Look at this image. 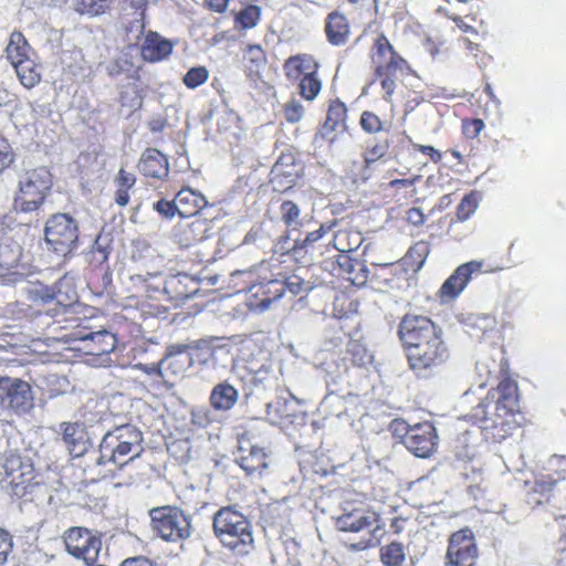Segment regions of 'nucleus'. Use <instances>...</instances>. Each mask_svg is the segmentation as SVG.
<instances>
[{"mask_svg": "<svg viewBox=\"0 0 566 566\" xmlns=\"http://www.w3.org/2000/svg\"><path fill=\"white\" fill-rule=\"evenodd\" d=\"M271 275H262L261 280L252 283L250 292L256 300V305L261 308H268L273 301H276L283 295V281L281 275H277V270H270Z\"/></svg>", "mask_w": 566, "mask_h": 566, "instance_id": "obj_25", "label": "nucleus"}, {"mask_svg": "<svg viewBox=\"0 0 566 566\" xmlns=\"http://www.w3.org/2000/svg\"><path fill=\"white\" fill-rule=\"evenodd\" d=\"M144 434L135 424H120L108 430L102 439L103 458L113 461L120 470L130 461L142 455Z\"/></svg>", "mask_w": 566, "mask_h": 566, "instance_id": "obj_9", "label": "nucleus"}, {"mask_svg": "<svg viewBox=\"0 0 566 566\" xmlns=\"http://www.w3.org/2000/svg\"><path fill=\"white\" fill-rule=\"evenodd\" d=\"M424 101L421 93H417V91H412L410 95L407 96L406 102L403 104V113L409 114L417 106L421 105Z\"/></svg>", "mask_w": 566, "mask_h": 566, "instance_id": "obj_62", "label": "nucleus"}, {"mask_svg": "<svg viewBox=\"0 0 566 566\" xmlns=\"http://www.w3.org/2000/svg\"><path fill=\"white\" fill-rule=\"evenodd\" d=\"M430 250V242L423 240L417 241L409 248L405 258H402V264L391 263L389 266L395 273L402 271L405 265H407L412 271L421 270L427 261Z\"/></svg>", "mask_w": 566, "mask_h": 566, "instance_id": "obj_34", "label": "nucleus"}, {"mask_svg": "<svg viewBox=\"0 0 566 566\" xmlns=\"http://www.w3.org/2000/svg\"><path fill=\"white\" fill-rule=\"evenodd\" d=\"M478 556L476 537L469 526L450 535L444 566H474Z\"/></svg>", "mask_w": 566, "mask_h": 566, "instance_id": "obj_17", "label": "nucleus"}, {"mask_svg": "<svg viewBox=\"0 0 566 566\" xmlns=\"http://www.w3.org/2000/svg\"><path fill=\"white\" fill-rule=\"evenodd\" d=\"M33 402L30 382L19 377H0V410L22 415L31 411Z\"/></svg>", "mask_w": 566, "mask_h": 566, "instance_id": "obj_16", "label": "nucleus"}, {"mask_svg": "<svg viewBox=\"0 0 566 566\" xmlns=\"http://www.w3.org/2000/svg\"><path fill=\"white\" fill-rule=\"evenodd\" d=\"M340 361L346 371L350 368H368L374 361V356L360 339L347 340Z\"/></svg>", "mask_w": 566, "mask_h": 566, "instance_id": "obj_29", "label": "nucleus"}, {"mask_svg": "<svg viewBox=\"0 0 566 566\" xmlns=\"http://www.w3.org/2000/svg\"><path fill=\"white\" fill-rule=\"evenodd\" d=\"M484 128L485 123L482 118L465 117L461 120L462 134L467 139H476Z\"/></svg>", "mask_w": 566, "mask_h": 566, "instance_id": "obj_55", "label": "nucleus"}, {"mask_svg": "<svg viewBox=\"0 0 566 566\" xmlns=\"http://www.w3.org/2000/svg\"><path fill=\"white\" fill-rule=\"evenodd\" d=\"M213 231V218H203L201 214L193 217L192 219H185L178 222L174 227L172 238L174 242L179 248L195 247L200 242L206 241L212 235Z\"/></svg>", "mask_w": 566, "mask_h": 566, "instance_id": "obj_19", "label": "nucleus"}, {"mask_svg": "<svg viewBox=\"0 0 566 566\" xmlns=\"http://www.w3.org/2000/svg\"><path fill=\"white\" fill-rule=\"evenodd\" d=\"M402 443L418 458L431 457L438 444V434L433 423L426 421L408 427Z\"/></svg>", "mask_w": 566, "mask_h": 566, "instance_id": "obj_20", "label": "nucleus"}, {"mask_svg": "<svg viewBox=\"0 0 566 566\" xmlns=\"http://www.w3.org/2000/svg\"><path fill=\"white\" fill-rule=\"evenodd\" d=\"M324 32L331 45H345L348 43L352 33L350 22L343 11H329L325 18Z\"/></svg>", "mask_w": 566, "mask_h": 566, "instance_id": "obj_27", "label": "nucleus"}, {"mask_svg": "<svg viewBox=\"0 0 566 566\" xmlns=\"http://www.w3.org/2000/svg\"><path fill=\"white\" fill-rule=\"evenodd\" d=\"M300 177V166L292 153H282L271 168V182L276 191L294 187Z\"/></svg>", "mask_w": 566, "mask_h": 566, "instance_id": "obj_23", "label": "nucleus"}, {"mask_svg": "<svg viewBox=\"0 0 566 566\" xmlns=\"http://www.w3.org/2000/svg\"><path fill=\"white\" fill-rule=\"evenodd\" d=\"M379 555L384 566H401L407 558L403 543L396 541L381 546Z\"/></svg>", "mask_w": 566, "mask_h": 566, "instance_id": "obj_45", "label": "nucleus"}, {"mask_svg": "<svg viewBox=\"0 0 566 566\" xmlns=\"http://www.w3.org/2000/svg\"><path fill=\"white\" fill-rule=\"evenodd\" d=\"M407 524H409V518L403 517V515H397L390 521V530L396 534L402 533L406 530Z\"/></svg>", "mask_w": 566, "mask_h": 566, "instance_id": "obj_64", "label": "nucleus"}, {"mask_svg": "<svg viewBox=\"0 0 566 566\" xmlns=\"http://www.w3.org/2000/svg\"><path fill=\"white\" fill-rule=\"evenodd\" d=\"M319 70L321 64L308 53L290 55L283 63L286 80L296 84L298 96L306 102L317 99L323 88Z\"/></svg>", "mask_w": 566, "mask_h": 566, "instance_id": "obj_10", "label": "nucleus"}, {"mask_svg": "<svg viewBox=\"0 0 566 566\" xmlns=\"http://www.w3.org/2000/svg\"><path fill=\"white\" fill-rule=\"evenodd\" d=\"M407 366L418 379H436L448 370L451 350L441 328L429 316L406 314L398 323Z\"/></svg>", "mask_w": 566, "mask_h": 566, "instance_id": "obj_1", "label": "nucleus"}, {"mask_svg": "<svg viewBox=\"0 0 566 566\" xmlns=\"http://www.w3.org/2000/svg\"><path fill=\"white\" fill-rule=\"evenodd\" d=\"M280 219L289 238L292 231H300L304 226L301 208L295 201L285 200L280 203Z\"/></svg>", "mask_w": 566, "mask_h": 566, "instance_id": "obj_42", "label": "nucleus"}, {"mask_svg": "<svg viewBox=\"0 0 566 566\" xmlns=\"http://www.w3.org/2000/svg\"><path fill=\"white\" fill-rule=\"evenodd\" d=\"M112 0H72L75 11L80 14L99 15L109 9Z\"/></svg>", "mask_w": 566, "mask_h": 566, "instance_id": "obj_48", "label": "nucleus"}, {"mask_svg": "<svg viewBox=\"0 0 566 566\" xmlns=\"http://www.w3.org/2000/svg\"><path fill=\"white\" fill-rule=\"evenodd\" d=\"M242 62L247 76L258 78L268 65V55L261 44H247L243 50Z\"/></svg>", "mask_w": 566, "mask_h": 566, "instance_id": "obj_33", "label": "nucleus"}, {"mask_svg": "<svg viewBox=\"0 0 566 566\" xmlns=\"http://www.w3.org/2000/svg\"><path fill=\"white\" fill-rule=\"evenodd\" d=\"M13 547L12 535L3 528H0V564L7 563L8 556Z\"/></svg>", "mask_w": 566, "mask_h": 566, "instance_id": "obj_59", "label": "nucleus"}, {"mask_svg": "<svg viewBox=\"0 0 566 566\" xmlns=\"http://www.w3.org/2000/svg\"><path fill=\"white\" fill-rule=\"evenodd\" d=\"M212 531L220 546L238 558H244L255 548L251 521L232 506H223L214 513Z\"/></svg>", "mask_w": 566, "mask_h": 566, "instance_id": "obj_4", "label": "nucleus"}, {"mask_svg": "<svg viewBox=\"0 0 566 566\" xmlns=\"http://www.w3.org/2000/svg\"><path fill=\"white\" fill-rule=\"evenodd\" d=\"M62 440L71 457H81L87 450V433L84 424L78 422L62 423Z\"/></svg>", "mask_w": 566, "mask_h": 566, "instance_id": "obj_30", "label": "nucleus"}, {"mask_svg": "<svg viewBox=\"0 0 566 566\" xmlns=\"http://www.w3.org/2000/svg\"><path fill=\"white\" fill-rule=\"evenodd\" d=\"M69 340H80L86 355L102 356L111 354L116 348L117 339L113 333L107 331L90 332L88 328H80V331L70 334Z\"/></svg>", "mask_w": 566, "mask_h": 566, "instance_id": "obj_21", "label": "nucleus"}, {"mask_svg": "<svg viewBox=\"0 0 566 566\" xmlns=\"http://www.w3.org/2000/svg\"><path fill=\"white\" fill-rule=\"evenodd\" d=\"M563 480H566V457L553 455L539 474L525 481L522 490L525 504L532 510L551 504L556 496V486Z\"/></svg>", "mask_w": 566, "mask_h": 566, "instance_id": "obj_8", "label": "nucleus"}, {"mask_svg": "<svg viewBox=\"0 0 566 566\" xmlns=\"http://www.w3.org/2000/svg\"><path fill=\"white\" fill-rule=\"evenodd\" d=\"M137 168L147 179L164 180L169 175L170 164L163 151L148 147L139 157Z\"/></svg>", "mask_w": 566, "mask_h": 566, "instance_id": "obj_26", "label": "nucleus"}, {"mask_svg": "<svg viewBox=\"0 0 566 566\" xmlns=\"http://www.w3.org/2000/svg\"><path fill=\"white\" fill-rule=\"evenodd\" d=\"M282 112L287 123L295 124L300 123V120L304 116L305 108L300 101L291 99L285 103V105L282 108Z\"/></svg>", "mask_w": 566, "mask_h": 566, "instance_id": "obj_56", "label": "nucleus"}, {"mask_svg": "<svg viewBox=\"0 0 566 566\" xmlns=\"http://www.w3.org/2000/svg\"><path fill=\"white\" fill-rule=\"evenodd\" d=\"M148 515L153 532L164 542H184L192 535L191 515L176 504L153 507Z\"/></svg>", "mask_w": 566, "mask_h": 566, "instance_id": "obj_12", "label": "nucleus"}, {"mask_svg": "<svg viewBox=\"0 0 566 566\" xmlns=\"http://www.w3.org/2000/svg\"><path fill=\"white\" fill-rule=\"evenodd\" d=\"M0 484L12 499L32 502L43 481L31 457L11 451L2 462Z\"/></svg>", "mask_w": 566, "mask_h": 566, "instance_id": "obj_6", "label": "nucleus"}, {"mask_svg": "<svg viewBox=\"0 0 566 566\" xmlns=\"http://www.w3.org/2000/svg\"><path fill=\"white\" fill-rule=\"evenodd\" d=\"M480 197L476 191H471L462 197L457 208V219L465 221L474 213L479 207Z\"/></svg>", "mask_w": 566, "mask_h": 566, "instance_id": "obj_49", "label": "nucleus"}, {"mask_svg": "<svg viewBox=\"0 0 566 566\" xmlns=\"http://www.w3.org/2000/svg\"><path fill=\"white\" fill-rule=\"evenodd\" d=\"M239 465L250 479H262L269 469L268 452L252 446L239 460Z\"/></svg>", "mask_w": 566, "mask_h": 566, "instance_id": "obj_32", "label": "nucleus"}, {"mask_svg": "<svg viewBox=\"0 0 566 566\" xmlns=\"http://www.w3.org/2000/svg\"><path fill=\"white\" fill-rule=\"evenodd\" d=\"M408 139L407 133H396L387 135L384 139L376 140L375 144L367 146L363 151L364 167L371 168L378 160L388 159L401 164L400 156L408 148Z\"/></svg>", "mask_w": 566, "mask_h": 566, "instance_id": "obj_18", "label": "nucleus"}, {"mask_svg": "<svg viewBox=\"0 0 566 566\" xmlns=\"http://www.w3.org/2000/svg\"><path fill=\"white\" fill-rule=\"evenodd\" d=\"M53 303L61 305L63 308H67V306L75 304L78 300L76 283L70 275L60 277L53 286Z\"/></svg>", "mask_w": 566, "mask_h": 566, "instance_id": "obj_39", "label": "nucleus"}, {"mask_svg": "<svg viewBox=\"0 0 566 566\" xmlns=\"http://www.w3.org/2000/svg\"><path fill=\"white\" fill-rule=\"evenodd\" d=\"M364 242V237L358 230L346 227L334 232L333 248L340 253L355 252Z\"/></svg>", "mask_w": 566, "mask_h": 566, "instance_id": "obj_40", "label": "nucleus"}, {"mask_svg": "<svg viewBox=\"0 0 566 566\" xmlns=\"http://www.w3.org/2000/svg\"><path fill=\"white\" fill-rule=\"evenodd\" d=\"M387 125L389 123L373 111H364L359 117V126L368 135H377L387 130Z\"/></svg>", "mask_w": 566, "mask_h": 566, "instance_id": "obj_47", "label": "nucleus"}, {"mask_svg": "<svg viewBox=\"0 0 566 566\" xmlns=\"http://www.w3.org/2000/svg\"><path fill=\"white\" fill-rule=\"evenodd\" d=\"M272 258L266 261V264H262L263 270H275L271 266ZM298 263H282L276 270L283 281V294L285 290H289L292 294L296 295L302 292L304 287V280L300 275L295 274V269Z\"/></svg>", "mask_w": 566, "mask_h": 566, "instance_id": "obj_36", "label": "nucleus"}, {"mask_svg": "<svg viewBox=\"0 0 566 566\" xmlns=\"http://www.w3.org/2000/svg\"><path fill=\"white\" fill-rule=\"evenodd\" d=\"M6 53L8 61L15 70L24 62L25 57L31 55V48L22 32L14 31L10 33Z\"/></svg>", "mask_w": 566, "mask_h": 566, "instance_id": "obj_37", "label": "nucleus"}, {"mask_svg": "<svg viewBox=\"0 0 566 566\" xmlns=\"http://www.w3.org/2000/svg\"><path fill=\"white\" fill-rule=\"evenodd\" d=\"M439 12H442L446 17L454 21L455 25L462 30V32L465 33H478L475 28L472 25L467 24L463 20V15L468 17L471 14L470 10L462 9V10H453L448 8H439Z\"/></svg>", "mask_w": 566, "mask_h": 566, "instance_id": "obj_53", "label": "nucleus"}, {"mask_svg": "<svg viewBox=\"0 0 566 566\" xmlns=\"http://www.w3.org/2000/svg\"><path fill=\"white\" fill-rule=\"evenodd\" d=\"M334 525L340 532L368 531L367 536L346 544L349 552H364V549L378 547L386 535V524L381 514L368 506L345 507L343 513L334 518Z\"/></svg>", "mask_w": 566, "mask_h": 566, "instance_id": "obj_7", "label": "nucleus"}, {"mask_svg": "<svg viewBox=\"0 0 566 566\" xmlns=\"http://www.w3.org/2000/svg\"><path fill=\"white\" fill-rule=\"evenodd\" d=\"M29 297L34 305H46L54 303V290L53 286H35L30 289Z\"/></svg>", "mask_w": 566, "mask_h": 566, "instance_id": "obj_54", "label": "nucleus"}, {"mask_svg": "<svg viewBox=\"0 0 566 566\" xmlns=\"http://www.w3.org/2000/svg\"><path fill=\"white\" fill-rule=\"evenodd\" d=\"M172 51V43L158 32L149 31L145 34L140 46V54L145 61L158 62L169 56Z\"/></svg>", "mask_w": 566, "mask_h": 566, "instance_id": "obj_31", "label": "nucleus"}, {"mask_svg": "<svg viewBox=\"0 0 566 566\" xmlns=\"http://www.w3.org/2000/svg\"><path fill=\"white\" fill-rule=\"evenodd\" d=\"M136 368L150 377H158L160 382H167L166 374L164 373L163 359L159 363H153L151 365H143L139 363Z\"/></svg>", "mask_w": 566, "mask_h": 566, "instance_id": "obj_58", "label": "nucleus"}, {"mask_svg": "<svg viewBox=\"0 0 566 566\" xmlns=\"http://www.w3.org/2000/svg\"><path fill=\"white\" fill-rule=\"evenodd\" d=\"M347 117L348 108L345 102L338 98L332 99L326 112L324 128L329 132L343 129L346 127Z\"/></svg>", "mask_w": 566, "mask_h": 566, "instance_id": "obj_43", "label": "nucleus"}, {"mask_svg": "<svg viewBox=\"0 0 566 566\" xmlns=\"http://www.w3.org/2000/svg\"><path fill=\"white\" fill-rule=\"evenodd\" d=\"M136 182V176L126 168H120L116 174L114 179V185L116 187L114 193V201L119 207H127L130 202V190L133 189Z\"/></svg>", "mask_w": 566, "mask_h": 566, "instance_id": "obj_41", "label": "nucleus"}, {"mask_svg": "<svg viewBox=\"0 0 566 566\" xmlns=\"http://www.w3.org/2000/svg\"><path fill=\"white\" fill-rule=\"evenodd\" d=\"M331 226L321 224L317 230L306 233L304 240H295L292 245L287 235L280 237L271 256V266L277 269L282 262H305L312 258L310 255L315 243L329 231Z\"/></svg>", "mask_w": 566, "mask_h": 566, "instance_id": "obj_14", "label": "nucleus"}, {"mask_svg": "<svg viewBox=\"0 0 566 566\" xmlns=\"http://www.w3.org/2000/svg\"><path fill=\"white\" fill-rule=\"evenodd\" d=\"M426 219L427 217L422 209L416 207L407 209L406 220L408 224L419 227L424 224Z\"/></svg>", "mask_w": 566, "mask_h": 566, "instance_id": "obj_60", "label": "nucleus"}, {"mask_svg": "<svg viewBox=\"0 0 566 566\" xmlns=\"http://www.w3.org/2000/svg\"><path fill=\"white\" fill-rule=\"evenodd\" d=\"M43 234L48 248L57 254L67 255L77 248L78 224L69 213H53L45 222Z\"/></svg>", "mask_w": 566, "mask_h": 566, "instance_id": "obj_13", "label": "nucleus"}, {"mask_svg": "<svg viewBox=\"0 0 566 566\" xmlns=\"http://www.w3.org/2000/svg\"><path fill=\"white\" fill-rule=\"evenodd\" d=\"M413 147L416 150L421 151L424 156H428V158L434 164H439L440 160H442L441 153L437 150L434 146L415 144Z\"/></svg>", "mask_w": 566, "mask_h": 566, "instance_id": "obj_61", "label": "nucleus"}, {"mask_svg": "<svg viewBox=\"0 0 566 566\" xmlns=\"http://www.w3.org/2000/svg\"><path fill=\"white\" fill-rule=\"evenodd\" d=\"M15 73L25 88H33L41 81L40 66L31 59V55L21 63L19 69H15Z\"/></svg>", "mask_w": 566, "mask_h": 566, "instance_id": "obj_46", "label": "nucleus"}, {"mask_svg": "<svg viewBox=\"0 0 566 566\" xmlns=\"http://www.w3.org/2000/svg\"><path fill=\"white\" fill-rule=\"evenodd\" d=\"M209 80V71L207 66H193L189 67L182 77V83L189 90L198 88L199 85L206 83Z\"/></svg>", "mask_w": 566, "mask_h": 566, "instance_id": "obj_50", "label": "nucleus"}, {"mask_svg": "<svg viewBox=\"0 0 566 566\" xmlns=\"http://www.w3.org/2000/svg\"><path fill=\"white\" fill-rule=\"evenodd\" d=\"M17 160V153L3 135H0V175L10 169Z\"/></svg>", "mask_w": 566, "mask_h": 566, "instance_id": "obj_52", "label": "nucleus"}, {"mask_svg": "<svg viewBox=\"0 0 566 566\" xmlns=\"http://www.w3.org/2000/svg\"><path fill=\"white\" fill-rule=\"evenodd\" d=\"M238 400V389L227 381L214 385L209 396L210 406L217 411L231 410Z\"/></svg>", "mask_w": 566, "mask_h": 566, "instance_id": "obj_35", "label": "nucleus"}, {"mask_svg": "<svg viewBox=\"0 0 566 566\" xmlns=\"http://www.w3.org/2000/svg\"><path fill=\"white\" fill-rule=\"evenodd\" d=\"M90 481H101L113 479L118 472L117 464L103 458L102 441L98 446V454L94 459L93 464H88L84 471Z\"/></svg>", "mask_w": 566, "mask_h": 566, "instance_id": "obj_38", "label": "nucleus"}, {"mask_svg": "<svg viewBox=\"0 0 566 566\" xmlns=\"http://www.w3.org/2000/svg\"><path fill=\"white\" fill-rule=\"evenodd\" d=\"M483 261L471 260L467 261L454 270L448 280L439 289V297L444 301L454 300L460 293L463 292L464 287L468 286L471 281L473 273L481 272Z\"/></svg>", "mask_w": 566, "mask_h": 566, "instance_id": "obj_22", "label": "nucleus"}, {"mask_svg": "<svg viewBox=\"0 0 566 566\" xmlns=\"http://www.w3.org/2000/svg\"><path fill=\"white\" fill-rule=\"evenodd\" d=\"M119 566H157L150 558L145 555H136L124 559Z\"/></svg>", "mask_w": 566, "mask_h": 566, "instance_id": "obj_63", "label": "nucleus"}, {"mask_svg": "<svg viewBox=\"0 0 566 566\" xmlns=\"http://www.w3.org/2000/svg\"><path fill=\"white\" fill-rule=\"evenodd\" d=\"M132 281L145 294L143 298L130 297L129 305L135 306L144 319L167 315L170 308H177L199 291L198 280L184 272H147L146 275L132 276Z\"/></svg>", "mask_w": 566, "mask_h": 566, "instance_id": "obj_3", "label": "nucleus"}, {"mask_svg": "<svg viewBox=\"0 0 566 566\" xmlns=\"http://www.w3.org/2000/svg\"><path fill=\"white\" fill-rule=\"evenodd\" d=\"M262 18V9L258 4H245L233 18L235 30H248L256 27Z\"/></svg>", "mask_w": 566, "mask_h": 566, "instance_id": "obj_44", "label": "nucleus"}, {"mask_svg": "<svg viewBox=\"0 0 566 566\" xmlns=\"http://www.w3.org/2000/svg\"><path fill=\"white\" fill-rule=\"evenodd\" d=\"M153 209L157 211L163 218L171 219L174 216L178 214L177 206H176V196L171 201L165 200L161 198L157 202L153 203Z\"/></svg>", "mask_w": 566, "mask_h": 566, "instance_id": "obj_57", "label": "nucleus"}, {"mask_svg": "<svg viewBox=\"0 0 566 566\" xmlns=\"http://www.w3.org/2000/svg\"><path fill=\"white\" fill-rule=\"evenodd\" d=\"M521 394L509 371L501 367L495 387L467 413V420L479 424L486 440L501 442L513 436L520 426Z\"/></svg>", "mask_w": 566, "mask_h": 566, "instance_id": "obj_2", "label": "nucleus"}, {"mask_svg": "<svg viewBox=\"0 0 566 566\" xmlns=\"http://www.w3.org/2000/svg\"><path fill=\"white\" fill-rule=\"evenodd\" d=\"M53 186L54 179L49 168L27 169L19 179L18 191L13 199L14 209L24 213L39 210L43 207Z\"/></svg>", "mask_w": 566, "mask_h": 566, "instance_id": "obj_11", "label": "nucleus"}, {"mask_svg": "<svg viewBox=\"0 0 566 566\" xmlns=\"http://www.w3.org/2000/svg\"><path fill=\"white\" fill-rule=\"evenodd\" d=\"M177 212L180 218H195L202 212L205 208L211 207L202 192L182 187L176 195Z\"/></svg>", "mask_w": 566, "mask_h": 566, "instance_id": "obj_28", "label": "nucleus"}, {"mask_svg": "<svg viewBox=\"0 0 566 566\" xmlns=\"http://www.w3.org/2000/svg\"><path fill=\"white\" fill-rule=\"evenodd\" d=\"M21 255V247L17 245V243H13L10 245V243L0 241V265L1 266H12L18 263Z\"/></svg>", "mask_w": 566, "mask_h": 566, "instance_id": "obj_51", "label": "nucleus"}, {"mask_svg": "<svg viewBox=\"0 0 566 566\" xmlns=\"http://www.w3.org/2000/svg\"><path fill=\"white\" fill-rule=\"evenodd\" d=\"M369 56L374 65V76L382 91L381 97L392 105L399 74L403 76L413 73L412 66L382 32L373 40Z\"/></svg>", "mask_w": 566, "mask_h": 566, "instance_id": "obj_5", "label": "nucleus"}, {"mask_svg": "<svg viewBox=\"0 0 566 566\" xmlns=\"http://www.w3.org/2000/svg\"><path fill=\"white\" fill-rule=\"evenodd\" d=\"M62 539L69 554L82 559L85 565H94L98 560L103 547L102 534L85 526H71Z\"/></svg>", "mask_w": 566, "mask_h": 566, "instance_id": "obj_15", "label": "nucleus"}, {"mask_svg": "<svg viewBox=\"0 0 566 566\" xmlns=\"http://www.w3.org/2000/svg\"><path fill=\"white\" fill-rule=\"evenodd\" d=\"M196 348L190 344L170 345L163 359L164 373L166 378L180 377L193 364V350Z\"/></svg>", "mask_w": 566, "mask_h": 566, "instance_id": "obj_24", "label": "nucleus"}]
</instances>
